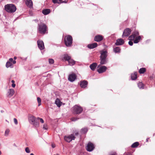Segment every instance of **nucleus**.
I'll use <instances>...</instances> for the list:
<instances>
[{
    "label": "nucleus",
    "mask_w": 155,
    "mask_h": 155,
    "mask_svg": "<svg viewBox=\"0 0 155 155\" xmlns=\"http://www.w3.org/2000/svg\"><path fill=\"white\" fill-rule=\"evenodd\" d=\"M101 54L100 57V63L104 64L107 63V52L105 50H101L100 51Z\"/></svg>",
    "instance_id": "nucleus-1"
},
{
    "label": "nucleus",
    "mask_w": 155,
    "mask_h": 155,
    "mask_svg": "<svg viewBox=\"0 0 155 155\" xmlns=\"http://www.w3.org/2000/svg\"><path fill=\"white\" fill-rule=\"evenodd\" d=\"M28 120L30 124L33 125L36 127H38L39 126V122L37 121V118H36L33 115H31L29 117Z\"/></svg>",
    "instance_id": "nucleus-2"
},
{
    "label": "nucleus",
    "mask_w": 155,
    "mask_h": 155,
    "mask_svg": "<svg viewBox=\"0 0 155 155\" xmlns=\"http://www.w3.org/2000/svg\"><path fill=\"white\" fill-rule=\"evenodd\" d=\"M64 42L65 45L68 47H71L73 43V38L72 37L68 35L66 36L64 38Z\"/></svg>",
    "instance_id": "nucleus-3"
},
{
    "label": "nucleus",
    "mask_w": 155,
    "mask_h": 155,
    "mask_svg": "<svg viewBox=\"0 0 155 155\" xmlns=\"http://www.w3.org/2000/svg\"><path fill=\"white\" fill-rule=\"evenodd\" d=\"M5 10L9 13H12L15 12L16 8L15 6L13 4H7L5 6Z\"/></svg>",
    "instance_id": "nucleus-4"
},
{
    "label": "nucleus",
    "mask_w": 155,
    "mask_h": 155,
    "mask_svg": "<svg viewBox=\"0 0 155 155\" xmlns=\"http://www.w3.org/2000/svg\"><path fill=\"white\" fill-rule=\"evenodd\" d=\"M83 110L82 107L78 105H75L72 107V112L74 114H78L81 113Z\"/></svg>",
    "instance_id": "nucleus-5"
},
{
    "label": "nucleus",
    "mask_w": 155,
    "mask_h": 155,
    "mask_svg": "<svg viewBox=\"0 0 155 155\" xmlns=\"http://www.w3.org/2000/svg\"><path fill=\"white\" fill-rule=\"evenodd\" d=\"M47 30V27L45 24L41 23L38 25V30L40 33L45 34Z\"/></svg>",
    "instance_id": "nucleus-6"
},
{
    "label": "nucleus",
    "mask_w": 155,
    "mask_h": 155,
    "mask_svg": "<svg viewBox=\"0 0 155 155\" xmlns=\"http://www.w3.org/2000/svg\"><path fill=\"white\" fill-rule=\"evenodd\" d=\"M75 137L73 134H71L68 136H66L64 137V139L66 142H70L72 140H74Z\"/></svg>",
    "instance_id": "nucleus-7"
},
{
    "label": "nucleus",
    "mask_w": 155,
    "mask_h": 155,
    "mask_svg": "<svg viewBox=\"0 0 155 155\" xmlns=\"http://www.w3.org/2000/svg\"><path fill=\"white\" fill-rule=\"evenodd\" d=\"M94 148L95 146L94 145L90 142H88L86 147V150L87 151L89 152L92 151L94 149Z\"/></svg>",
    "instance_id": "nucleus-8"
},
{
    "label": "nucleus",
    "mask_w": 155,
    "mask_h": 155,
    "mask_svg": "<svg viewBox=\"0 0 155 155\" xmlns=\"http://www.w3.org/2000/svg\"><path fill=\"white\" fill-rule=\"evenodd\" d=\"M131 29L129 28H126L124 31L122 37H127L129 36L131 34Z\"/></svg>",
    "instance_id": "nucleus-9"
},
{
    "label": "nucleus",
    "mask_w": 155,
    "mask_h": 155,
    "mask_svg": "<svg viewBox=\"0 0 155 155\" xmlns=\"http://www.w3.org/2000/svg\"><path fill=\"white\" fill-rule=\"evenodd\" d=\"M139 35V32L136 30H135L133 32L132 34L129 36L128 39L129 40H133L135 38L137 37V36Z\"/></svg>",
    "instance_id": "nucleus-10"
},
{
    "label": "nucleus",
    "mask_w": 155,
    "mask_h": 155,
    "mask_svg": "<svg viewBox=\"0 0 155 155\" xmlns=\"http://www.w3.org/2000/svg\"><path fill=\"white\" fill-rule=\"evenodd\" d=\"M103 36L101 35H96L94 38V40L97 42H100L103 39Z\"/></svg>",
    "instance_id": "nucleus-11"
},
{
    "label": "nucleus",
    "mask_w": 155,
    "mask_h": 155,
    "mask_svg": "<svg viewBox=\"0 0 155 155\" xmlns=\"http://www.w3.org/2000/svg\"><path fill=\"white\" fill-rule=\"evenodd\" d=\"M37 44L38 48L40 50H42L44 49L45 48L44 43L42 41L38 40L37 41Z\"/></svg>",
    "instance_id": "nucleus-12"
},
{
    "label": "nucleus",
    "mask_w": 155,
    "mask_h": 155,
    "mask_svg": "<svg viewBox=\"0 0 155 155\" xmlns=\"http://www.w3.org/2000/svg\"><path fill=\"white\" fill-rule=\"evenodd\" d=\"M77 76L74 73L70 74L68 77V79L69 81L73 82L74 81L76 78Z\"/></svg>",
    "instance_id": "nucleus-13"
},
{
    "label": "nucleus",
    "mask_w": 155,
    "mask_h": 155,
    "mask_svg": "<svg viewBox=\"0 0 155 155\" xmlns=\"http://www.w3.org/2000/svg\"><path fill=\"white\" fill-rule=\"evenodd\" d=\"M124 43V41L122 38H119L117 40L115 43L116 45H123Z\"/></svg>",
    "instance_id": "nucleus-14"
},
{
    "label": "nucleus",
    "mask_w": 155,
    "mask_h": 155,
    "mask_svg": "<svg viewBox=\"0 0 155 155\" xmlns=\"http://www.w3.org/2000/svg\"><path fill=\"white\" fill-rule=\"evenodd\" d=\"M88 84V82L87 81L83 80L81 81L80 84V87L82 88H86Z\"/></svg>",
    "instance_id": "nucleus-15"
},
{
    "label": "nucleus",
    "mask_w": 155,
    "mask_h": 155,
    "mask_svg": "<svg viewBox=\"0 0 155 155\" xmlns=\"http://www.w3.org/2000/svg\"><path fill=\"white\" fill-rule=\"evenodd\" d=\"M107 69V68L105 66L101 67L97 69V71L99 73H102L105 71Z\"/></svg>",
    "instance_id": "nucleus-16"
},
{
    "label": "nucleus",
    "mask_w": 155,
    "mask_h": 155,
    "mask_svg": "<svg viewBox=\"0 0 155 155\" xmlns=\"http://www.w3.org/2000/svg\"><path fill=\"white\" fill-rule=\"evenodd\" d=\"M25 4L28 7L31 8L33 7V2L31 0H26Z\"/></svg>",
    "instance_id": "nucleus-17"
},
{
    "label": "nucleus",
    "mask_w": 155,
    "mask_h": 155,
    "mask_svg": "<svg viewBox=\"0 0 155 155\" xmlns=\"http://www.w3.org/2000/svg\"><path fill=\"white\" fill-rule=\"evenodd\" d=\"M97 44L96 43H94L92 44H88L87 47L90 49H93L97 47Z\"/></svg>",
    "instance_id": "nucleus-18"
},
{
    "label": "nucleus",
    "mask_w": 155,
    "mask_h": 155,
    "mask_svg": "<svg viewBox=\"0 0 155 155\" xmlns=\"http://www.w3.org/2000/svg\"><path fill=\"white\" fill-rule=\"evenodd\" d=\"M97 65V63H94L90 65V67L92 71H94Z\"/></svg>",
    "instance_id": "nucleus-19"
},
{
    "label": "nucleus",
    "mask_w": 155,
    "mask_h": 155,
    "mask_svg": "<svg viewBox=\"0 0 155 155\" xmlns=\"http://www.w3.org/2000/svg\"><path fill=\"white\" fill-rule=\"evenodd\" d=\"M55 104L58 107H60L61 105L62 102L58 98H57L55 101Z\"/></svg>",
    "instance_id": "nucleus-20"
},
{
    "label": "nucleus",
    "mask_w": 155,
    "mask_h": 155,
    "mask_svg": "<svg viewBox=\"0 0 155 155\" xmlns=\"http://www.w3.org/2000/svg\"><path fill=\"white\" fill-rule=\"evenodd\" d=\"M141 39V37L140 36H138L135 38V39H134V43H138Z\"/></svg>",
    "instance_id": "nucleus-21"
},
{
    "label": "nucleus",
    "mask_w": 155,
    "mask_h": 155,
    "mask_svg": "<svg viewBox=\"0 0 155 155\" xmlns=\"http://www.w3.org/2000/svg\"><path fill=\"white\" fill-rule=\"evenodd\" d=\"M71 58V57L69 56L67 54L64 55L63 59L66 61H68Z\"/></svg>",
    "instance_id": "nucleus-22"
},
{
    "label": "nucleus",
    "mask_w": 155,
    "mask_h": 155,
    "mask_svg": "<svg viewBox=\"0 0 155 155\" xmlns=\"http://www.w3.org/2000/svg\"><path fill=\"white\" fill-rule=\"evenodd\" d=\"M113 51L116 53H119L120 51V49L119 47H116L114 48Z\"/></svg>",
    "instance_id": "nucleus-23"
},
{
    "label": "nucleus",
    "mask_w": 155,
    "mask_h": 155,
    "mask_svg": "<svg viewBox=\"0 0 155 155\" xmlns=\"http://www.w3.org/2000/svg\"><path fill=\"white\" fill-rule=\"evenodd\" d=\"M51 12L50 10L49 9H46L43 10L42 13L45 15H47L49 14Z\"/></svg>",
    "instance_id": "nucleus-24"
},
{
    "label": "nucleus",
    "mask_w": 155,
    "mask_h": 155,
    "mask_svg": "<svg viewBox=\"0 0 155 155\" xmlns=\"http://www.w3.org/2000/svg\"><path fill=\"white\" fill-rule=\"evenodd\" d=\"M146 71V69L145 68H140L139 71V72L140 74L144 73Z\"/></svg>",
    "instance_id": "nucleus-25"
},
{
    "label": "nucleus",
    "mask_w": 155,
    "mask_h": 155,
    "mask_svg": "<svg viewBox=\"0 0 155 155\" xmlns=\"http://www.w3.org/2000/svg\"><path fill=\"white\" fill-rule=\"evenodd\" d=\"M137 73L136 72H134L131 74V78L133 80H135L137 78Z\"/></svg>",
    "instance_id": "nucleus-26"
},
{
    "label": "nucleus",
    "mask_w": 155,
    "mask_h": 155,
    "mask_svg": "<svg viewBox=\"0 0 155 155\" xmlns=\"http://www.w3.org/2000/svg\"><path fill=\"white\" fill-rule=\"evenodd\" d=\"M68 62L69 65L72 66L75 64V61L71 58L68 61Z\"/></svg>",
    "instance_id": "nucleus-27"
},
{
    "label": "nucleus",
    "mask_w": 155,
    "mask_h": 155,
    "mask_svg": "<svg viewBox=\"0 0 155 155\" xmlns=\"http://www.w3.org/2000/svg\"><path fill=\"white\" fill-rule=\"evenodd\" d=\"M137 86L140 89L144 88V85L141 82H139L137 84Z\"/></svg>",
    "instance_id": "nucleus-28"
},
{
    "label": "nucleus",
    "mask_w": 155,
    "mask_h": 155,
    "mask_svg": "<svg viewBox=\"0 0 155 155\" xmlns=\"http://www.w3.org/2000/svg\"><path fill=\"white\" fill-rule=\"evenodd\" d=\"M8 93L9 96H12L14 93V90L13 89H10L9 91H8Z\"/></svg>",
    "instance_id": "nucleus-29"
},
{
    "label": "nucleus",
    "mask_w": 155,
    "mask_h": 155,
    "mask_svg": "<svg viewBox=\"0 0 155 155\" xmlns=\"http://www.w3.org/2000/svg\"><path fill=\"white\" fill-rule=\"evenodd\" d=\"M139 145V143L137 142H136L132 144L131 147L132 148H135L137 147Z\"/></svg>",
    "instance_id": "nucleus-30"
},
{
    "label": "nucleus",
    "mask_w": 155,
    "mask_h": 155,
    "mask_svg": "<svg viewBox=\"0 0 155 155\" xmlns=\"http://www.w3.org/2000/svg\"><path fill=\"white\" fill-rule=\"evenodd\" d=\"M88 129L87 128H82L81 130V132L82 134H85L87 131Z\"/></svg>",
    "instance_id": "nucleus-31"
},
{
    "label": "nucleus",
    "mask_w": 155,
    "mask_h": 155,
    "mask_svg": "<svg viewBox=\"0 0 155 155\" xmlns=\"http://www.w3.org/2000/svg\"><path fill=\"white\" fill-rule=\"evenodd\" d=\"M12 63L10 62L7 61L6 64V67L7 68H8L9 67L12 68Z\"/></svg>",
    "instance_id": "nucleus-32"
},
{
    "label": "nucleus",
    "mask_w": 155,
    "mask_h": 155,
    "mask_svg": "<svg viewBox=\"0 0 155 155\" xmlns=\"http://www.w3.org/2000/svg\"><path fill=\"white\" fill-rule=\"evenodd\" d=\"M68 0H60L59 1L58 4H60L62 3H66L68 2Z\"/></svg>",
    "instance_id": "nucleus-33"
},
{
    "label": "nucleus",
    "mask_w": 155,
    "mask_h": 155,
    "mask_svg": "<svg viewBox=\"0 0 155 155\" xmlns=\"http://www.w3.org/2000/svg\"><path fill=\"white\" fill-rule=\"evenodd\" d=\"M37 100L38 103V106H39L41 104V100L40 97H37Z\"/></svg>",
    "instance_id": "nucleus-34"
},
{
    "label": "nucleus",
    "mask_w": 155,
    "mask_h": 155,
    "mask_svg": "<svg viewBox=\"0 0 155 155\" xmlns=\"http://www.w3.org/2000/svg\"><path fill=\"white\" fill-rule=\"evenodd\" d=\"M54 60L52 59H49V63L51 64H52L54 63Z\"/></svg>",
    "instance_id": "nucleus-35"
},
{
    "label": "nucleus",
    "mask_w": 155,
    "mask_h": 155,
    "mask_svg": "<svg viewBox=\"0 0 155 155\" xmlns=\"http://www.w3.org/2000/svg\"><path fill=\"white\" fill-rule=\"evenodd\" d=\"M79 118H78L75 117H73L71 119V120L72 121H75L79 119Z\"/></svg>",
    "instance_id": "nucleus-36"
},
{
    "label": "nucleus",
    "mask_w": 155,
    "mask_h": 155,
    "mask_svg": "<svg viewBox=\"0 0 155 155\" xmlns=\"http://www.w3.org/2000/svg\"><path fill=\"white\" fill-rule=\"evenodd\" d=\"M8 62H10L11 63V62H12L13 63V64H15L16 63V61L15 60L13 61V59L12 58H10L9 59V61H8Z\"/></svg>",
    "instance_id": "nucleus-37"
},
{
    "label": "nucleus",
    "mask_w": 155,
    "mask_h": 155,
    "mask_svg": "<svg viewBox=\"0 0 155 155\" xmlns=\"http://www.w3.org/2000/svg\"><path fill=\"white\" fill-rule=\"evenodd\" d=\"M25 151L27 153H30V151L28 147H26L25 148Z\"/></svg>",
    "instance_id": "nucleus-38"
},
{
    "label": "nucleus",
    "mask_w": 155,
    "mask_h": 155,
    "mask_svg": "<svg viewBox=\"0 0 155 155\" xmlns=\"http://www.w3.org/2000/svg\"><path fill=\"white\" fill-rule=\"evenodd\" d=\"M38 120H40V122L41 123H44V120H43V119L41 118H40L39 117H38L37 118V121H38Z\"/></svg>",
    "instance_id": "nucleus-39"
},
{
    "label": "nucleus",
    "mask_w": 155,
    "mask_h": 155,
    "mask_svg": "<svg viewBox=\"0 0 155 155\" xmlns=\"http://www.w3.org/2000/svg\"><path fill=\"white\" fill-rule=\"evenodd\" d=\"M9 132V130L8 129H6L5 132V135H8Z\"/></svg>",
    "instance_id": "nucleus-40"
},
{
    "label": "nucleus",
    "mask_w": 155,
    "mask_h": 155,
    "mask_svg": "<svg viewBox=\"0 0 155 155\" xmlns=\"http://www.w3.org/2000/svg\"><path fill=\"white\" fill-rule=\"evenodd\" d=\"M14 121L15 124L16 125H17L18 124V121H17V119H16L15 118H14Z\"/></svg>",
    "instance_id": "nucleus-41"
},
{
    "label": "nucleus",
    "mask_w": 155,
    "mask_h": 155,
    "mask_svg": "<svg viewBox=\"0 0 155 155\" xmlns=\"http://www.w3.org/2000/svg\"><path fill=\"white\" fill-rule=\"evenodd\" d=\"M132 41V40H130V41H129L128 42L130 46H132L133 44V42Z\"/></svg>",
    "instance_id": "nucleus-42"
},
{
    "label": "nucleus",
    "mask_w": 155,
    "mask_h": 155,
    "mask_svg": "<svg viewBox=\"0 0 155 155\" xmlns=\"http://www.w3.org/2000/svg\"><path fill=\"white\" fill-rule=\"evenodd\" d=\"M43 128L45 130H47V125L46 124L44 125Z\"/></svg>",
    "instance_id": "nucleus-43"
},
{
    "label": "nucleus",
    "mask_w": 155,
    "mask_h": 155,
    "mask_svg": "<svg viewBox=\"0 0 155 155\" xmlns=\"http://www.w3.org/2000/svg\"><path fill=\"white\" fill-rule=\"evenodd\" d=\"M51 146H52V147L53 148H54L55 147V145L54 144L52 143L51 144Z\"/></svg>",
    "instance_id": "nucleus-44"
},
{
    "label": "nucleus",
    "mask_w": 155,
    "mask_h": 155,
    "mask_svg": "<svg viewBox=\"0 0 155 155\" xmlns=\"http://www.w3.org/2000/svg\"><path fill=\"white\" fill-rule=\"evenodd\" d=\"M12 86L13 87H14L15 86V83L12 84Z\"/></svg>",
    "instance_id": "nucleus-45"
},
{
    "label": "nucleus",
    "mask_w": 155,
    "mask_h": 155,
    "mask_svg": "<svg viewBox=\"0 0 155 155\" xmlns=\"http://www.w3.org/2000/svg\"><path fill=\"white\" fill-rule=\"evenodd\" d=\"M110 155H117L116 153H114L110 154Z\"/></svg>",
    "instance_id": "nucleus-46"
},
{
    "label": "nucleus",
    "mask_w": 155,
    "mask_h": 155,
    "mask_svg": "<svg viewBox=\"0 0 155 155\" xmlns=\"http://www.w3.org/2000/svg\"><path fill=\"white\" fill-rule=\"evenodd\" d=\"M11 82L12 83V84H13V83H15V81L13 80H12V81H11Z\"/></svg>",
    "instance_id": "nucleus-47"
},
{
    "label": "nucleus",
    "mask_w": 155,
    "mask_h": 155,
    "mask_svg": "<svg viewBox=\"0 0 155 155\" xmlns=\"http://www.w3.org/2000/svg\"><path fill=\"white\" fill-rule=\"evenodd\" d=\"M75 134L76 135H78V132H76Z\"/></svg>",
    "instance_id": "nucleus-48"
},
{
    "label": "nucleus",
    "mask_w": 155,
    "mask_h": 155,
    "mask_svg": "<svg viewBox=\"0 0 155 155\" xmlns=\"http://www.w3.org/2000/svg\"><path fill=\"white\" fill-rule=\"evenodd\" d=\"M149 139V138H148L146 139V142H148Z\"/></svg>",
    "instance_id": "nucleus-49"
},
{
    "label": "nucleus",
    "mask_w": 155,
    "mask_h": 155,
    "mask_svg": "<svg viewBox=\"0 0 155 155\" xmlns=\"http://www.w3.org/2000/svg\"><path fill=\"white\" fill-rule=\"evenodd\" d=\"M14 59H15V60L17 59V57H14Z\"/></svg>",
    "instance_id": "nucleus-50"
},
{
    "label": "nucleus",
    "mask_w": 155,
    "mask_h": 155,
    "mask_svg": "<svg viewBox=\"0 0 155 155\" xmlns=\"http://www.w3.org/2000/svg\"><path fill=\"white\" fill-rule=\"evenodd\" d=\"M132 155L131 154H125V155Z\"/></svg>",
    "instance_id": "nucleus-51"
},
{
    "label": "nucleus",
    "mask_w": 155,
    "mask_h": 155,
    "mask_svg": "<svg viewBox=\"0 0 155 155\" xmlns=\"http://www.w3.org/2000/svg\"><path fill=\"white\" fill-rule=\"evenodd\" d=\"M30 155H34V154H33V153H31V154H30Z\"/></svg>",
    "instance_id": "nucleus-52"
},
{
    "label": "nucleus",
    "mask_w": 155,
    "mask_h": 155,
    "mask_svg": "<svg viewBox=\"0 0 155 155\" xmlns=\"http://www.w3.org/2000/svg\"><path fill=\"white\" fill-rule=\"evenodd\" d=\"M2 154V152L1 150H0V155H1Z\"/></svg>",
    "instance_id": "nucleus-53"
},
{
    "label": "nucleus",
    "mask_w": 155,
    "mask_h": 155,
    "mask_svg": "<svg viewBox=\"0 0 155 155\" xmlns=\"http://www.w3.org/2000/svg\"><path fill=\"white\" fill-rule=\"evenodd\" d=\"M1 113H3L4 112V111L2 110H1Z\"/></svg>",
    "instance_id": "nucleus-54"
},
{
    "label": "nucleus",
    "mask_w": 155,
    "mask_h": 155,
    "mask_svg": "<svg viewBox=\"0 0 155 155\" xmlns=\"http://www.w3.org/2000/svg\"><path fill=\"white\" fill-rule=\"evenodd\" d=\"M5 121H6V122H8V123H9V122H8V121L7 120H5Z\"/></svg>",
    "instance_id": "nucleus-55"
},
{
    "label": "nucleus",
    "mask_w": 155,
    "mask_h": 155,
    "mask_svg": "<svg viewBox=\"0 0 155 155\" xmlns=\"http://www.w3.org/2000/svg\"><path fill=\"white\" fill-rule=\"evenodd\" d=\"M154 135H155V133L153 134V136H154Z\"/></svg>",
    "instance_id": "nucleus-56"
}]
</instances>
